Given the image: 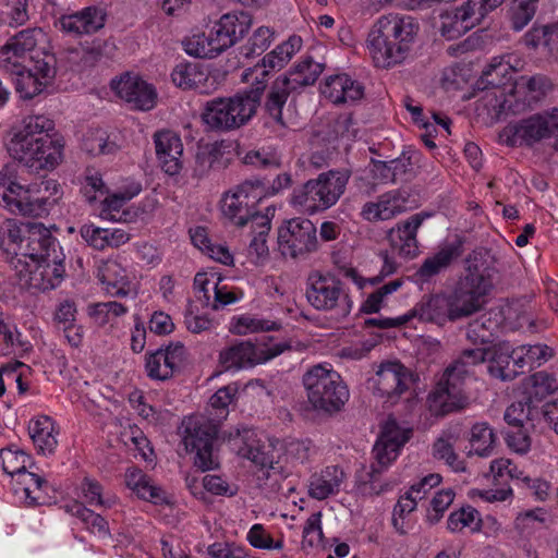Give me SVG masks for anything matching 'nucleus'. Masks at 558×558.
I'll return each instance as SVG.
<instances>
[{"mask_svg":"<svg viewBox=\"0 0 558 558\" xmlns=\"http://www.w3.org/2000/svg\"><path fill=\"white\" fill-rule=\"evenodd\" d=\"M223 439L230 450L238 456L247 458L260 468L265 469L267 463H272L275 459L283 458L284 447L279 439L266 438L256 439L255 432L251 428H234L229 435L223 434Z\"/></svg>","mask_w":558,"mask_h":558,"instance_id":"11","label":"nucleus"},{"mask_svg":"<svg viewBox=\"0 0 558 558\" xmlns=\"http://www.w3.org/2000/svg\"><path fill=\"white\" fill-rule=\"evenodd\" d=\"M247 541L255 548L282 549L283 547V541H274L262 524H254L250 529L247 533Z\"/></svg>","mask_w":558,"mask_h":558,"instance_id":"51","label":"nucleus"},{"mask_svg":"<svg viewBox=\"0 0 558 558\" xmlns=\"http://www.w3.org/2000/svg\"><path fill=\"white\" fill-rule=\"evenodd\" d=\"M420 29L412 16L389 14L379 17L367 37V47L378 68H390L404 61Z\"/></svg>","mask_w":558,"mask_h":558,"instance_id":"2","label":"nucleus"},{"mask_svg":"<svg viewBox=\"0 0 558 558\" xmlns=\"http://www.w3.org/2000/svg\"><path fill=\"white\" fill-rule=\"evenodd\" d=\"M495 256L485 247H476L464 258V276L457 283L458 296L466 298L478 311L486 303V296L493 289V276L496 271Z\"/></svg>","mask_w":558,"mask_h":558,"instance_id":"8","label":"nucleus"},{"mask_svg":"<svg viewBox=\"0 0 558 558\" xmlns=\"http://www.w3.org/2000/svg\"><path fill=\"white\" fill-rule=\"evenodd\" d=\"M245 165L256 166L263 169L278 170L281 167L280 158L272 153L250 150L243 158Z\"/></svg>","mask_w":558,"mask_h":558,"instance_id":"54","label":"nucleus"},{"mask_svg":"<svg viewBox=\"0 0 558 558\" xmlns=\"http://www.w3.org/2000/svg\"><path fill=\"white\" fill-rule=\"evenodd\" d=\"M208 39L205 34L194 35L193 37L183 41L184 50L187 54L195 58L213 59V50L208 46Z\"/></svg>","mask_w":558,"mask_h":558,"instance_id":"57","label":"nucleus"},{"mask_svg":"<svg viewBox=\"0 0 558 558\" xmlns=\"http://www.w3.org/2000/svg\"><path fill=\"white\" fill-rule=\"evenodd\" d=\"M522 396L534 408L548 396L558 390V383L554 375L546 372H537L526 377L522 384Z\"/></svg>","mask_w":558,"mask_h":558,"instance_id":"31","label":"nucleus"},{"mask_svg":"<svg viewBox=\"0 0 558 558\" xmlns=\"http://www.w3.org/2000/svg\"><path fill=\"white\" fill-rule=\"evenodd\" d=\"M50 254L49 258L37 264L34 269V276L38 275L41 278V283L38 286L43 290L56 288L62 281L65 274L63 265L64 254L62 251Z\"/></svg>","mask_w":558,"mask_h":558,"instance_id":"36","label":"nucleus"},{"mask_svg":"<svg viewBox=\"0 0 558 558\" xmlns=\"http://www.w3.org/2000/svg\"><path fill=\"white\" fill-rule=\"evenodd\" d=\"M27 70L35 74V76H37L40 81L46 83V85H48L51 80L54 78L57 73L54 59L52 56H47L44 59L34 61L33 66H27Z\"/></svg>","mask_w":558,"mask_h":558,"instance_id":"61","label":"nucleus"},{"mask_svg":"<svg viewBox=\"0 0 558 558\" xmlns=\"http://www.w3.org/2000/svg\"><path fill=\"white\" fill-rule=\"evenodd\" d=\"M411 435V429H402L392 417L384 423L373 448L375 462L372 463V477L397 458L400 448L409 441Z\"/></svg>","mask_w":558,"mask_h":558,"instance_id":"18","label":"nucleus"},{"mask_svg":"<svg viewBox=\"0 0 558 558\" xmlns=\"http://www.w3.org/2000/svg\"><path fill=\"white\" fill-rule=\"evenodd\" d=\"M8 154L31 171L53 170L62 159L64 142L52 120L29 116L12 126L5 138Z\"/></svg>","mask_w":558,"mask_h":558,"instance_id":"1","label":"nucleus"},{"mask_svg":"<svg viewBox=\"0 0 558 558\" xmlns=\"http://www.w3.org/2000/svg\"><path fill=\"white\" fill-rule=\"evenodd\" d=\"M453 490H438L430 501V509L427 511V519L430 523H437L446 509L453 501Z\"/></svg>","mask_w":558,"mask_h":558,"instance_id":"53","label":"nucleus"},{"mask_svg":"<svg viewBox=\"0 0 558 558\" xmlns=\"http://www.w3.org/2000/svg\"><path fill=\"white\" fill-rule=\"evenodd\" d=\"M252 26V15L248 12L223 14L207 35L208 46L214 58L232 47L242 39Z\"/></svg>","mask_w":558,"mask_h":558,"instance_id":"16","label":"nucleus"},{"mask_svg":"<svg viewBox=\"0 0 558 558\" xmlns=\"http://www.w3.org/2000/svg\"><path fill=\"white\" fill-rule=\"evenodd\" d=\"M20 493H22L20 499H24L28 507L51 506L58 502L56 495L58 490H51L53 495H49L48 490H20Z\"/></svg>","mask_w":558,"mask_h":558,"instance_id":"58","label":"nucleus"},{"mask_svg":"<svg viewBox=\"0 0 558 558\" xmlns=\"http://www.w3.org/2000/svg\"><path fill=\"white\" fill-rule=\"evenodd\" d=\"M126 488H158L143 470L131 466L125 472Z\"/></svg>","mask_w":558,"mask_h":558,"instance_id":"62","label":"nucleus"},{"mask_svg":"<svg viewBox=\"0 0 558 558\" xmlns=\"http://www.w3.org/2000/svg\"><path fill=\"white\" fill-rule=\"evenodd\" d=\"M324 70V64L314 62L311 57L294 65L287 73L279 75L269 86L263 110L280 128H288L286 109L289 97L300 89L313 85Z\"/></svg>","mask_w":558,"mask_h":558,"instance_id":"4","label":"nucleus"},{"mask_svg":"<svg viewBox=\"0 0 558 558\" xmlns=\"http://www.w3.org/2000/svg\"><path fill=\"white\" fill-rule=\"evenodd\" d=\"M547 512L543 508H535L519 513L514 520V529L519 536L527 542L544 536L547 530Z\"/></svg>","mask_w":558,"mask_h":558,"instance_id":"33","label":"nucleus"},{"mask_svg":"<svg viewBox=\"0 0 558 558\" xmlns=\"http://www.w3.org/2000/svg\"><path fill=\"white\" fill-rule=\"evenodd\" d=\"M420 375L400 361H385L379 365L375 377L372 379L373 392L386 402L396 403L401 396L415 386Z\"/></svg>","mask_w":558,"mask_h":558,"instance_id":"13","label":"nucleus"},{"mask_svg":"<svg viewBox=\"0 0 558 558\" xmlns=\"http://www.w3.org/2000/svg\"><path fill=\"white\" fill-rule=\"evenodd\" d=\"M287 63H284L283 61H281L280 59H278L277 57L275 56H270L269 53H267L263 59H262V63H257L254 68L252 69H248L246 70V72L244 73L243 75V78L245 81H248V76H253V74L257 73L258 71H260L259 75H256L254 77V82L253 83H256L257 80L258 81H263L265 83V85L267 86V83H266V80L265 77L269 74V71H275V70H281Z\"/></svg>","mask_w":558,"mask_h":558,"instance_id":"52","label":"nucleus"},{"mask_svg":"<svg viewBox=\"0 0 558 558\" xmlns=\"http://www.w3.org/2000/svg\"><path fill=\"white\" fill-rule=\"evenodd\" d=\"M535 409L527 400L522 399L511 403L504 415L505 421L514 427L522 428L525 420H530L532 410Z\"/></svg>","mask_w":558,"mask_h":558,"instance_id":"48","label":"nucleus"},{"mask_svg":"<svg viewBox=\"0 0 558 558\" xmlns=\"http://www.w3.org/2000/svg\"><path fill=\"white\" fill-rule=\"evenodd\" d=\"M52 420L47 415H40L28 425V434L37 452L43 456L53 453L58 441L54 436Z\"/></svg>","mask_w":558,"mask_h":558,"instance_id":"34","label":"nucleus"},{"mask_svg":"<svg viewBox=\"0 0 558 558\" xmlns=\"http://www.w3.org/2000/svg\"><path fill=\"white\" fill-rule=\"evenodd\" d=\"M517 4L512 13V25L515 31L522 29L529 24L536 12L538 0H512Z\"/></svg>","mask_w":558,"mask_h":558,"instance_id":"50","label":"nucleus"},{"mask_svg":"<svg viewBox=\"0 0 558 558\" xmlns=\"http://www.w3.org/2000/svg\"><path fill=\"white\" fill-rule=\"evenodd\" d=\"M497 436L487 423H476L472 426L469 442L471 450L469 454L488 457L496 445Z\"/></svg>","mask_w":558,"mask_h":558,"instance_id":"39","label":"nucleus"},{"mask_svg":"<svg viewBox=\"0 0 558 558\" xmlns=\"http://www.w3.org/2000/svg\"><path fill=\"white\" fill-rule=\"evenodd\" d=\"M83 56L81 60L86 66H94L102 57H108L114 49V44L110 40L95 39L90 44L82 46Z\"/></svg>","mask_w":558,"mask_h":558,"instance_id":"43","label":"nucleus"},{"mask_svg":"<svg viewBox=\"0 0 558 558\" xmlns=\"http://www.w3.org/2000/svg\"><path fill=\"white\" fill-rule=\"evenodd\" d=\"M37 34H40V29L27 28L19 32L1 49V57H11L12 61H20V59L24 60L26 52L34 50L37 46Z\"/></svg>","mask_w":558,"mask_h":558,"instance_id":"38","label":"nucleus"},{"mask_svg":"<svg viewBox=\"0 0 558 558\" xmlns=\"http://www.w3.org/2000/svg\"><path fill=\"white\" fill-rule=\"evenodd\" d=\"M265 182L258 178L245 180L236 186L233 193H226L221 199L222 215L239 227H244L250 219H260V215L252 211V205L262 198L257 193L258 187H264Z\"/></svg>","mask_w":558,"mask_h":558,"instance_id":"14","label":"nucleus"},{"mask_svg":"<svg viewBox=\"0 0 558 558\" xmlns=\"http://www.w3.org/2000/svg\"><path fill=\"white\" fill-rule=\"evenodd\" d=\"M421 154L415 150L403 151L400 157L390 160L396 178L403 177L405 181L415 178L414 166L418 163Z\"/></svg>","mask_w":558,"mask_h":558,"instance_id":"45","label":"nucleus"},{"mask_svg":"<svg viewBox=\"0 0 558 558\" xmlns=\"http://www.w3.org/2000/svg\"><path fill=\"white\" fill-rule=\"evenodd\" d=\"M82 238L94 248L104 250L108 247V242H105L106 228H97L94 226H83L81 228Z\"/></svg>","mask_w":558,"mask_h":558,"instance_id":"64","label":"nucleus"},{"mask_svg":"<svg viewBox=\"0 0 558 558\" xmlns=\"http://www.w3.org/2000/svg\"><path fill=\"white\" fill-rule=\"evenodd\" d=\"M171 81L182 90H195L199 94H210L218 85L216 77L198 61L178 63L171 72Z\"/></svg>","mask_w":558,"mask_h":558,"instance_id":"21","label":"nucleus"},{"mask_svg":"<svg viewBox=\"0 0 558 558\" xmlns=\"http://www.w3.org/2000/svg\"><path fill=\"white\" fill-rule=\"evenodd\" d=\"M223 151L217 143L199 146L195 155L194 175L203 178L211 169H221L226 167L222 160Z\"/></svg>","mask_w":558,"mask_h":558,"instance_id":"37","label":"nucleus"},{"mask_svg":"<svg viewBox=\"0 0 558 558\" xmlns=\"http://www.w3.org/2000/svg\"><path fill=\"white\" fill-rule=\"evenodd\" d=\"M550 135L551 128L548 120L544 116L535 113L505 128L500 133V140L511 147L532 146Z\"/></svg>","mask_w":558,"mask_h":558,"instance_id":"20","label":"nucleus"},{"mask_svg":"<svg viewBox=\"0 0 558 558\" xmlns=\"http://www.w3.org/2000/svg\"><path fill=\"white\" fill-rule=\"evenodd\" d=\"M4 175L10 182V187L2 190L0 204H3L13 214H21L29 217H44L57 204V199L49 197H34L31 189H25L16 182L17 166L7 163L2 167Z\"/></svg>","mask_w":558,"mask_h":558,"instance_id":"10","label":"nucleus"},{"mask_svg":"<svg viewBox=\"0 0 558 558\" xmlns=\"http://www.w3.org/2000/svg\"><path fill=\"white\" fill-rule=\"evenodd\" d=\"M488 353L487 369L492 377L510 381L520 374L514 364H511L512 354H515V350H512L508 342L498 341L489 347Z\"/></svg>","mask_w":558,"mask_h":558,"instance_id":"29","label":"nucleus"},{"mask_svg":"<svg viewBox=\"0 0 558 558\" xmlns=\"http://www.w3.org/2000/svg\"><path fill=\"white\" fill-rule=\"evenodd\" d=\"M163 357L162 347L155 352L147 353L145 368L149 378L168 380L173 377L174 373L170 369V366H167V362H163Z\"/></svg>","mask_w":558,"mask_h":558,"instance_id":"44","label":"nucleus"},{"mask_svg":"<svg viewBox=\"0 0 558 558\" xmlns=\"http://www.w3.org/2000/svg\"><path fill=\"white\" fill-rule=\"evenodd\" d=\"M324 538L322 530V512L312 513L303 527L302 534V549L307 551L308 549L318 548L322 546Z\"/></svg>","mask_w":558,"mask_h":558,"instance_id":"41","label":"nucleus"},{"mask_svg":"<svg viewBox=\"0 0 558 558\" xmlns=\"http://www.w3.org/2000/svg\"><path fill=\"white\" fill-rule=\"evenodd\" d=\"M506 57H494L490 63L482 72L481 77L476 81L477 89L485 90L489 88H500L506 86L512 80V72L515 69L511 65Z\"/></svg>","mask_w":558,"mask_h":558,"instance_id":"32","label":"nucleus"},{"mask_svg":"<svg viewBox=\"0 0 558 558\" xmlns=\"http://www.w3.org/2000/svg\"><path fill=\"white\" fill-rule=\"evenodd\" d=\"M315 225L306 218L284 220L278 228L277 240L283 256L298 258L315 252L318 246Z\"/></svg>","mask_w":558,"mask_h":558,"instance_id":"12","label":"nucleus"},{"mask_svg":"<svg viewBox=\"0 0 558 558\" xmlns=\"http://www.w3.org/2000/svg\"><path fill=\"white\" fill-rule=\"evenodd\" d=\"M489 347L475 345L473 349H465L460 356L446 368L448 376L457 375L461 379L469 374V366L487 363Z\"/></svg>","mask_w":558,"mask_h":558,"instance_id":"40","label":"nucleus"},{"mask_svg":"<svg viewBox=\"0 0 558 558\" xmlns=\"http://www.w3.org/2000/svg\"><path fill=\"white\" fill-rule=\"evenodd\" d=\"M465 336L473 345H494L498 342V323L488 315H482L469 323Z\"/></svg>","mask_w":558,"mask_h":558,"instance_id":"35","label":"nucleus"},{"mask_svg":"<svg viewBox=\"0 0 558 558\" xmlns=\"http://www.w3.org/2000/svg\"><path fill=\"white\" fill-rule=\"evenodd\" d=\"M478 312L477 307L466 298L461 300L456 288L451 296L444 294L425 295L407 316L409 322L417 317L422 322L444 326L446 322L468 317Z\"/></svg>","mask_w":558,"mask_h":558,"instance_id":"9","label":"nucleus"},{"mask_svg":"<svg viewBox=\"0 0 558 558\" xmlns=\"http://www.w3.org/2000/svg\"><path fill=\"white\" fill-rule=\"evenodd\" d=\"M260 230L257 235L253 238L250 243V250L254 251L257 257H264L268 255V247L266 245V239L268 231L270 230V221L264 216L260 217Z\"/></svg>","mask_w":558,"mask_h":558,"instance_id":"63","label":"nucleus"},{"mask_svg":"<svg viewBox=\"0 0 558 558\" xmlns=\"http://www.w3.org/2000/svg\"><path fill=\"white\" fill-rule=\"evenodd\" d=\"M460 380L457 375L448 376L446 372L444 373L427 399L433 415L442 417L469 405V399L462 392Z\"/></svg>","mask_w":558,"mask_h":558,"instance_id":"19","label":"nucleus"},{"mask_svg":"<svg viewBox=\"0 0 558 558\" xmlns=\"http://www.w3.org/2000/svg\"><path fill=\"white\" fill-rule=\"evenodd\" d=\"M3 254H5V259L10 264V266L15 270L16 276L20 280H25L26 283L33 284V280L36 276H34V270L29 268V264L24 259L17 257L19 253L14 252L12 255L9 248H3Z\"/></svg>","mask_w":558,"mask_h":558,"instance_id":"60","label":"nucleus"},{"mask_svg":"<svg viewBox=\"0 0 558 558\" xmlns=\"http://www.w3.org/2000/svg\"><path fill=\"white\" fill-rule=\"evenodd\" d=\"M60 251L61 247L51 231L41 222H32L26 233V242L21 245V255L39 264L49 258L50 253L56 254Z\"/></svg>","mask_w":558,"mask_h":558,"instance_id":"24","label":"nucleus"},{"mask_svg":"<svg viewBox=\"0 0 558 558\" xmlns=\"http://www.w3.org/2000/svg\"><path fill=\"white\" fill-rule=\"evenodd\" d=\"M106 12L97 7H87L80 12L60 17L61 29L69 34L96 33L105 26Z\"/></svg>","mask_w":558,"mask_h":558,"instance_id":"28","label":"nucleus"},{"mask_svg":"<svg viewBox=\"0 0 558 558\" xmlns=\"http://www.w3.org/2000/svg\"><path fill=\"white\" fill-rule=\"evenodd\" d=\"M272 463H267L265 469H260V474H258V480H268L270 481L269 486H280L281 480H284L289 476L290 471L288 470L287 457L283 453V458L275 459Z\"/></svg>","mask_w":558,"mask_h":558,"instance_id":"49","label":"nucleus"},{"mask_svg":"<svg viewBox=\"0 0 558 558\" xmlns=\"http://www.w3.org/2000/svg\"><path fill=\"white\" fill-rule=\"evenodd\" d=\"M464 238L456 236L454 241L442 246L434 255L424 259L416 270L415 276L423 282L429 281L433 277L450 268L464 251Z\"/></svg>","mask_w":558,"mask_h":558,"instance_id":"26","label":"nucleus"},{"mask_svg":"<svg viewBox=\"0 0 558 558\" xmlns=\"http://www.w3.org/2000/svg\"><path fill=\"white\" fill-rule=\"evenodd\" d=\"M427 214L420 213L411 216L408 220L400 222L387 233V239L400 255L412 257L417 250L416 232Z\"/></svg>","mask_w":558,"mask_h":558,"instance_id":"27","label":"nucleus"},{"mask_svg":"<svg viewBox=\"0 0 558 558\" xmlns=\"http://www.w3.org/2000/svg\"><path fill=\"white\" fill-rule=\"evenodd\" d=\"M344 472L336 465L327 466L322 471L317 481H312L310 488H335L341 485Z\"/></svg>","mask_w":558,"mask_h":558,"instance_id":"55","label":"nucleus"},{"mask_svg":"<svg viewBox=\"0 0 558 558\" xmlns=\"http://www.w3.org/2000/svg\"><path fill=\"white\" fill-rule=\"evenodd\" d=\"M265 90V83L257 80L248 88L232 97L214 98L206 102L202 120L214 131L240 129L256 114Z\"/></svg>","mask_w":558,"mask_h":558,"instance_id":"3","label":"nucleus"},{"mask_svg":"<svg viewBox=\"0 0 558 558\" xmlns=\"http://www.w3.org/2000/svg\"><path fill=\"white\" fill-rule=\"evenodd\" d=\"M433 454L438 460H444L452 470L464 471V462L454 452L453 445L444 437L438 438L433 445Z\"/></svg>","mask_w":558,"mask_h":558,"instance_id":"46","label":"nucleus"},{"mask_svg":"<svg viewBox=\"0 0 558 558\" xmlns=\"http://www.w3.org/2000/svg\"><path fill=\"white\" fill-rule=\"evenodd\" d=\"M290 349L291 345L288 342H280L270 348L258 349L251 340L240 341L221 351L219 362L226 369L254 366L267 362Z\"/></svg>","mask_w":558,"mask_h":558,"instance_id":"17","label":"nucleus"},{"mask_svg":"<svg viewBox=\"0 0 558 558\" xmlns=\"http://www.w3.org/2000/svg\"><path fill=\"white\" fill-rule=\"evenodd\" d=\"M111 87L121 99L131 104L134 109L148 111L156 105L155 87L140 77L126 74L119 81L112 80Z\"/></svg>","mask_w":558,"mask_h":558,"instance_id":"22","label":"nucleus"},{"mask_svg":"<svg viewBox=\"0 0 558 558\" xmlns=\"http://www.w3.org/2000/svg\"><path fill=\"white\" fill-rule=\"evenodd\" d=\"M307 400L317 412L332 415L342 410L350 393L338 372L318 364L303 376Z\"/></svg>","mask_w":558,"mask_h":558,"instance_id":"5","label":"nucleus"},{"mask_svg":"<svg viewBox=\"0 0 558 558\" xmlns=\"http://www.w3.org/2000/svg\"><path fill=\"white\" fill-rule=\"evenodd\" d=\"M184 427L183 444L189 452H194V464L202 472L215 469L219 465L218 457L214 453L215 445L226 442L223 434L219 432V425L213 418L192 415L182 422Z\"/></svg>","mask_w":558,"mask_h":558,"instance_id":"7","label":"nucleus"},{"mask_svg":"<svg viewBox=\"0 0 558 558\" xmlns=\"http://www.w3.org/2000/svg\"><path fill=\"white\" fill-rule=\"evenodd\" d=\"M271 36L272 33L268 27L262 26L257 28L248 39V43L242 47V53L247 58L259 56L269 47Z\"/></svg>","mask_w":558,"mask_h":558,"instance_id":"47","label":"nucleus"},{"mask_svg":"<svg viewBox=\"0 0 558 558\" xmlns=\"http://www.w3.org/2000/svg\"><path fill=\"white\" fill-rule=\"evenodd\" d=\"M505 0H466L452 12H447L442 17L450 20L444 22L441 32L444 36L453 38L480 25L484 19L502 5Z\"/></svg>","mask_w":558,"mask_h":558,"instance_id":"15","label":"nucleus"},{"mask_svg":"<svg viewBox=\"0 0 558 558\" xmlns=\"http://www.w3.org/2000/svg\"><path fill=\"white\" fill-rule=\"evenodd\" d=\"M1 65L5 72L16 75L15 89L24 99H32L47 86L46 83L27 70V65L21 61H12L11 57L2 58Z\"/></svg>","mask_w":558,"mask_h":558,"instance_id":"30","label":"nucleus"},{"mask_svg":"<svg viewBox=\"0 0 558 558\" xmlns=\"http://www.w3.org/2000/svg\"><path fill=\"white\" fill-rule=\"evenodd\" d=\"M477 511L471 507L461 508L459 511L452 512L447 521V527L451 532L461 531L466 526H472L475 521Z\"/></svg>","mask_w":558,"mask_h":558,"instance_id":"59","label":"nucleus"},{"mask_svg":"<svg viewBox=\"0 0 558 558\" xmlns=\"http://www.w3.org/2000/svg\"><path fill=\"white\" fill-rule=\"evenodd\" d=\"M165 353L163 362L170 366L172 372L179 373L185 361V348L182 342H170L167 347H162Z\"/></svg>","mask_w":558,"mask_h":558,"instance_id":"56","label":"nucleus"},{"mask_svg":"<svg viewBox=\"0 0 558 558\" xmlns=\"http://www.w3.org/2000/svg\"><path fill=\"white\" fill-rule=\"evenodd\" d=\"M350 174L347 171L329 170L316 179L306 181L294 189L291 204L308 214L332 207L345 191Z\"/></svg>","mask_w":558,"mask_h":558,"instance_id":"6","label":"nucleus"},{"mask_svg":"<svg viewBox=\"0 0 558 558\" xmlns=\"http://www.w3.org/2000/svg\"><path fill=\"white\" fill-rule=\"evenodd\" d=\"M306 299L318 311H330L337 306L341 295V281L333 276L315 274L310 276Z\"/></svg>","mask_w":558,"mask_h":558,"instance_id":"25","label":"nucleus"},{"mask_svg":"<svg viewBox=\"0 0 558 558\" xmlns=\"http://www.w3.org/2000/svg\"><path fill=\"white\" fill-rule=\"evenodd\" d=\"M156 156L162 170L169 175H177L183 168V144L179 134L171 130H160L154 134Z\"/></svg>","mask_w":558,"mask_h":558,"instance_id":"23","label":"nucleus"},{"mask_svg":"<svg viewBox=\"0 0 558 558\" xmlns=\"http://www.w3.org/2000/svg\"><path fill=\"white\" fill-rule=\"evenodd\" d=\"M280 328V323L244 315L236 319V323L230 330L234 335H246L248 332L279 330Z\"/></svg>","mask_w":558,"mask_h":558,"instance_id":"42","label":"nucleus"}]
</instances>
